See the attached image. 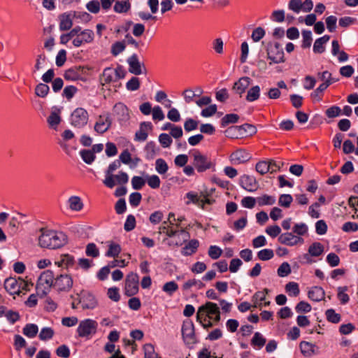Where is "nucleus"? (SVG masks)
<instances>
[{
  "mask_svg": "<svg viewBox=\"0 0 358 358\" xmlns=\"http://www.w3.org/2000/svg\"><path fill=\"white\" fill-rule=\"evenodd\" d=\"M38 245L43 248L57 249L64 246L67 242L65 234L48 228L39 229Z\"/></svg>",
  "mask_w": 358,
  "mask_h": 358,
  "instance_id": "f257e3e1",
  "label": "nucleus"
},
{
  "mask_svg": "<svg viewBox=\"0 0 358 358\" xmlns=\"http://www.w3.org/2000/svg\"><path fill=\"white\" fill-rule=\"evenodd\" d=\"M206 318L212 320L215 323L220 321V310L217 304L208 301L198 308L196 321L205 320Z\"/></svg>",
  "mask_w": 358,
  "mask_h": 358,
  "instance_id": "f03ea898",
  "label": "nucleus"
},
{
  "mask_svg": "<svg viewBox=\"0 0 358 358\" xmlns=\"http://www.w3.org/2000/svg\"><path fill=\"white\" fill-rule=\"evenodd\" d=\"M55 279L54 273L51 270H46L40 275L36 287L40 297L47 295L52 287L54 289Z\"/></svg>",
  "mask_w": 358,
  "mask_h": 358,
  "instance_id": "7ed1b4c3",
  "label": "nucleus"
},
{
  "mask_svg": "<svg viewBox=\"0 0 358 358\" xmlns=\"http://www.w3.org/2000/svg\"><path fill=\"white\" fill-rule=\"evenodd\" d=\"M125 75L126 71L121 66L116 68L108 67L103 71L100 80L103 85L117 83L120 79L124 78Z\"/></svg>",
  "mask_w": 358,
  "mask_h": 358,
  "instance_id": "20e7f679",
  "label": "nucleus"
},
{
  "mask_svg": "<svg viewBox=\"0 0 358 358\" xmlns=\"http://www.w3.org/2000/svg\"><path fill=\"white\" fill-rule=\"evenodd\" d=\"M89 120L88 112L83 108H77L70 117L71 124L76 128H83L87 125Z\"/></svg>",
  "mask_w": 358,
  "mask_h": 358,
  "instance_id": "39448f33",
  "label": "nucleus"
},
{
  "mask_svg": "<svg viewBox=\"0 0 358 358\" xmlns=\"http://www.w3.org/2000/svg\"><path fill=\"white\" fill-rule=\"evenodd\" d=\"M98 324L95 320L86 319L81 321L77 328V333L80 337L88 338L96 333Z\"/></svg>",
  "mask_w": 358,
  "mask_h": 358,
  "instance_id": "423d86ee",
  "label": "nucleus"
},
{
  "mask_svg": "<svg viewBox=\"0 0 358 358\" xmlns=\"http://www.w3.org/2000/svg\"><path fill=\"white\" fill-rule=\"evenodd\" d=\"M54 289L59 292H68L73 285L71 275L69 274H60L55 277Z\"/></svg>",
  "mask_w": 358,
  "mask_h": 358,
  "instance_id": "0eeeda50",
  "label": "nucleus"
},
{
  "mask_svg": "<svg viewBox=\"0 0 358 358\" xmlns=\"http://www.w3.org/2000/svg\"><path fill=\"white\" fill-rule=\"evenodd\" d=\"M193 165L198 172H204L214 166V164L207 156L201 154L199 151H195L193 153Z\"/></svg>",
  "mask_w": 358,
  "mask_h": 358,
  "instance_id": "6e6552de",
  "label": "nucleus"
},
{
  "mask_svg": "<svg viewBox=\"0 0 358 358\" xmlns=\"http://www.w3.org/2000/svg\"><path fill=\"white\" fill-rule=\"evenodd\" d=\"M139 277L133 272L129 273L125 279L124 294L131 296L138 292Z\"/></svg>",
  "mask_w": 358,
  "mask_h": 358,
  "instance_id": "1a4fd4ad",
  "label": "nucleus"
},
{
  "mask_svg": "<svg viewBox=\"0 0 358 358\" xmlns=\"http://www.w3.org/2000/svg\"><path fill=\"white\" fill-rule=\"evenodd\" d=\"M186 196L189 199V201H187V204L192 202L201 207L202 209L205 208L206 204L210 205L214 202V200L209 198L208 194H204L203 193L198 194L194 192H188L186 194Z\"/></svg>",
  "mask_w": 358,
  "mask_h": 358,
  "instance_id": "9d476101",
  "label": "nucleus"
},
{
  "mask_svg": "<svg viewBox=\"0 0 358 358\" xmlns=\"http://www.w3.org/2000/svg\"><path fill=\"white\" fill-rule=\"evenodd\" d=\"M94 34L91 29L81 30L80 27V31L78 32L76 37L73 40V45L76 47H80L84 43H90L94 41Z\"/></svg>",
  "mask_w": 358,
  "mask_h": 358,
  "instance_id": "9b49d317",
  "label": "nucleus"
},
{
  "mask_svg": "<svg viewBox=\"0 0 358 358\" xmlns=\"http://www.w3.org/2000/svg\"><path fill=\"white\" fill-rule=\"evenodd\" d=\"M268 59L271 60L270 64L284 62V52L278 43L268 47L267 50Z\"/></svg>",
  "mask_w": 358,
  "mask_h": 358,
  "instance_id": "f8f14e48",
  "label": "nucleus"
},
{
  "mask_svg": "<svg viewBox=\"0 0 358 358\" xmlns=\"http://www.w3.org/2000/svg\"><path fill=\"white\" fill-rule=\"evenodd\" d=\"M182 335L184 341L189 345L196 342L194 334V325L191 320H185L183 322L182 327Z\"/></svg>",
  "mask_w": 358,
  "mask_h": 358,
  "instance_id": "ddd939ff",
  "label": "nucleus"
},
{
  "mask_svg": "<svg viewBox=\"0 0 358 358\" xmlns=\"http://www.w3.org/2000/svg\"><path fill=\"white\" fill-rule=\"evenodd\" d=\"M279 243L287 246H295L302 245L304 243L303 238L296 236L293 232L281 234L278 238Z\"/></svg>",
  "mask_w": 358,
  "mask_h": 358,
  "instance_id": "4468645a",
  "label": "nucleus"
},
{
  "mask_svg": "<svg viewBox=\"0 0 358 358\" xmlns=\"http://www.w3.org/2000/svg\"><path fill=\"white\" fill-rule=\"evenodd\" d=\"M24 280L22 278H7L4 282L6 290L11 295L20 294V286H24Z\"/></svg>",
  "mask_w": 358,
  "mask_h": 358,
  "instance_id": "2eb2a0df",
  "label": "nucleus"
},
{
  "mask_svg": "<svg viewBox=\"0 0 358 358\" xmlns=\"http://www.w3.org/2000/svg\"><path fill=\"white\" fill-rule=\"evenodd\" d=\"M111 124L112 120L108 113L100 115L94 124V129L98 134H103L110 129Z\"/></svg>",
  "mask_w": 358,
  "mask_h": 358,
  "instance_id": "dca6fc26",
  "label": "nucleus"
},
{
  "mask_svg": "<svg viewBox=\"0 0 358 358\" xmlns=\"http://www.w3.org/2000/svg\"><path fill=\"white\" fill-rule=\"evenodd\" d=\"M251 159V155L244 149H237L229 156V161L234 165L246 163Z\"/></svg>",
  "mask_w": 358,
  "mask_h": 358,
  "instance_id": "f3484780",
  "label": "nucleus"
},
{
  "mask_svg": "<svg viewBox=\"0 0 358 358\" xmlns=\"http://www.w3.org/2000/svg\"><path fill=\"white\" fill-rule=\"evenodd\" d=\"M113 114L117 117L121 124L127 122L129 118V112L128 108L122 103H117L113 106Z\"/></svg>",
  "mask_w": 358,
  "mask_h": 358,
  "instance_id": "a211bd4d",
  "label": "nucleus"
},
{
  "mask_svg": "<svg viewBox=\"0 0 358 358\" xmlns=\"http://www.w3.org/2000/svg\"><path fill=\"white\" fill-rule=\"evenodd\" d=\"M240 185L248 192H255L259 187L255 178L249 175H243L239 178Z\"/></svg>",
  "mask_w": 358,
  "mask_h": 358,
  "instance_id": "6ab92c4d",
  "label": "nucleus"
},
{
  "mask_svg": "<svg viewBox=\"0 0 358 358\" xmlns=\"http://www.w3.org/2000/svg\"><path fill=\"white\" fill-rule=\"evenodd\" d=\"M121 164L119 161H115L111 163L107 170L106 171L105 179L103 183L108 188H113L115 187V180H113V172L119 169Z\"/></svg>",
  "mask_w": 358,
  "mask_h": 358,
  "instance_id": "aec40b11",
  "label": "nucleus"
},
{
  "mask_svg": "<svg viewBox=\"0 0 358 358\" xmlns=\"http://www.w3.org/2000/svg\"><path fill=\"white\" fill-rule=\"evenodd\" d=\"M129 64V71L134 75H141L143 73V69H145L144 64L141 63L136 55H133L127 59Z\"/></svg>",
  "mask_w": 358,
  "mask_h": 358,
  "instance_id": "412c9836",
  "label": "nucleus"
},
{
  "mask_svg": "<svg viewBox=\"0 0 358 358\" xmlns=\"http://www.w3.org/2000/svg\"><path fill=\"white\" fill-rule=\"evenodd\" d=\"M79 302L83 309H93L97 306V300L90 293H83Z\"/></svg>",
  "mask_w": 358,
  "mask_h": 358,
  "instance_id": "4be33fe9",
  "label": "nucleus"
},
{
  "mask_svg": "<svg viewBox=\"0 0 358 358\" xmlns=\"http://www.w3.org/2000/svg\"><path fill=\"white\" fill-rule=\"evenodd\" d=\"M75 258L69 254H62L55 262L56 266L66 269L72 268L75 265Z\"/></svg>",
  "mask_w": 358,
  "mask_h": 358,
  "instance_id": "5701e85b",
  "label": "nucleus"
},
{
  "mask_svg": "<svg viewBox=\"0 0 358 358\" xmlns=\"http://www.w3.org/2000/svg\"><path fill=\"white\" fill-rule=\"evenodd\" d=\"M152 129V124L150 122L141 123L139 130L135 134V140L137 141H145L148 136V131Z\"/></svg>",
  "mask_w": 358,
  "mask_h": 358,
  "instance_id": "b1692460",
  "label": "nucleus"
},
{
  "mask_svg": "<svg viewBox=\"0 0 358 358\" xmlns=\"http://www.w3.org/2000/svg\"><path fill=\"white\" fill-rule=\"evenodd\" d=\"M229 131H238L239 136H252L257 132L255 126L250 124H244L241 126H234Z\"/></svg>",
  "mask_w": 358,
  "mask_h": 358,
  "instance_id": "393cba45",
  "label": "nucleus"
},
{
  "mask_svg": "<svg viewBox=\"0 0 358 358\" xmlns=\"http://www.w3.org/2000/svg\"><path fill=\"white\" fill-rule=\"evenodd\" d=\"M85 68L83 66H74L66 71L64 78L69 80H78L82 79L84 75Z\"/></svg>",
  "mask_w": 358,
  "mask_h": 358,
  "instance_id": "a878e982",
  "label": "nucleus"
},
{
  "mask_svg": "<svg viewBox=\"0 0 358 358\" xmlns=\"http://www.w3.org/2000/svg\"><path fill=\"white\" fill-rule=\"evenodd\" d=\"M61 121V110L57 108H53L49 117L47 119L49 127L54 129H57Z\"/></svg>",
  "mask_w": 358,
  "mask_h": 358,
  "instance_id": "bb28decb",
  "label": "nucleus"
},
{
  "mask_svg": "<svg viewBox=\"0 0 358 358\" xmlns=\"http://www.w3.org/2000/svg\"><path fill=\"white\" fill-rule=\"evenodd\" d=\"M74 15L71 13H63L59 16V29L61 31H67L71 29L73 26V18Z\"/></svg>",
  "mask_w": 358,
  "mask_h": 358,
  "instance_id": "cd10ccee",
  "label": "nucleus"
},
{
  "mask_svg": "<svg viewBox=\"0 0 358 358\" xmlns=\"http://www.w3.org/2000/svg\"><path fill=\"white\" fill-rule=\"evenodd\" d=\"M300 350L302 355L306 357H310L316 354L317 347L309 342L302 341L299 345Z\"/></svg>",
  "mask_w": 358,
  "mask_h": 358,
  "instance_id": "c85d7f7f",
  "label": "nucleus"
},
{
  "mask_svg": "<svg viewBox=\"0 0 358 358\" xmlns=\"http://www.w3.org/2000/svg\"><path fill=\"white\" fill-rule=\"evenodd\" d=\"M250 82L251 79L249 77H242L234 83L233 89L237 94L242 95L250 86Z\"/></svg>",
  "mask_w": 358,
  "mask_h": 358,
  "instance_id": "c756f323",
  "label": "nucleus"
},
{
  "mask_svg": "<svg viewBox=\"0 0 358 358\" xmlns=\"http://www.w3.org/2000/svg\"><path fill=\"white\" fill-rule=\"evenodd\" d=\"M199 247V241L196 239L190 240L181 250L184 256H190L194 254Z\"/></svg>",
  "mask_w": 358,
  "mask_h": 358,
  "instance_id": "7c9ffc66",
  "label": "nucleus"
},
{
  "mask_svg": "<svg viewBox=\"0 0 358 358\" xmlns=\"http://www.w3.org/2000/svg\"><path fill=\"white\" fill-rule=\"evenodd\" d=\"M189 238V234L185 229L179 230L177 236L171 239L169 244L170 245L180 246L182 245Z\"/></svg>",
  "mask_w": 358,
  "mask_h": 358,
  "instance_id": "2f4dec72",
  "label": "nucleus"
},
{
  "mask_svg": "<svg viewBox=\"0 0 358 358\" xmlns=\"http://www.w3.org/2000/svg\"><path fill=\"white\" fill-rule=\"evenodd\" d=\"M324 291L320 287H313L308 293V298L314 301H320L324 299Z\"/></svg>",
  "mask_w": 358,
  "mask_h": 358,
  "instance_id": "473e14b6",
  "label": "nucleus"
},
{
  "mask_svg": "<svg viewBox=\"0 0 358 358\" xmlns=\"http://www.w3.org/2000/svg\"><path fill=\"white\" fill-rule=\"evenodd\" d=\"M330 36L324 35L317 38L313 45V51L315 53H322L325 50L324 45L329 41Z\"/></svg>",
  "mask_w": 358,
  "mask_h": 358,
  "instance_id": "72a5a7b5",
  "label": "nucleus"
},
{
  "mask_svg": "<svg viewBox=\"0 0 358 358\" xmlns=\"http://www.w3.org/2000/svg\"><path fill=\"white\" fill-rule=\"evenodd\" d=\"M69 208L73 211H80L83 208L84 204L78 196H71L68 199Z\"/></svg>",
  "mask_w": 358,
  "mask_h": 358,
  "instance_id": "f704fd0d",
  "label": "nucleus"
},
{
  "mask_svg": "<svg viewBox=\"0 0 358 358\" xmlns=\"http://www.w3.org/2000/svg\"><path fill=\"white\" fill-rule=\"evenodd\" d=\"M268 289L265 288L262 292H256L252 296V301H254V307H262V301H265L266 295L268 294Z\"/></svg>",
  "mask_w": 358,
  "mask_h": 358,
  "instance_id": "c9c22d12",
  "label": "nucleus"
},
{
  "mask_svg": "<svg viewBox=\"0 0 358 358\" xmlns=\"http://www.w3.org/2000/svg\"><path fill=\"white\" fill-rule=\"evenodd\" d=\"M308 252L313 257H320L324 252V245L319 242H315L309 246Z\"/></svg>",
  "mask_w": 358,
  "mask_h": 358,
  "instance_id": "e433bc0d",
  "label": "nucleus"
},
{
  "mask_svg": "<svg viewBox=\"0 0 358 358\" xmlns=\"http://www.w3.org/2000/svg\"><path fill=\"white\" fill-rule=\"evenodd\" d=\"M131 8V3L129 0L116 1L114 6V10L116 13H127Z\"/></svg>",
  "mask_w": 358,
  "mask_h": 358,
  "instance_id": "4c0bfd02",
  "label": "nucleus"
},
{
  "mask_svg": "<svg viewBox=\"0 0 358 358\" xmlns=\"http://www.w3.org/2000/svg\"><path fill=\"white\" fill-rule=\"evenodd\" d=\"M121 247L118 243L115 242H109L108 244V250L106 253L107 257L115 258L118 257L119 254L121 252Z\"/></svg>",
  "mask_w": 358,
  "mask_h": 358,
  "instance_id": "58836bf2",
  "label": "nucleus"
},
{
  "mask_svg": "<svg viewBox=\"0 0 358 358\" xmlns=\"http://www.w3.org/2000/svg\"><path fill=\"white\" fill-rule=\"evenodd\" d=\"M260 96V87L257 85L252 87L248 91L246 100L252 102L257 100Z\"/></svg>",
  "mask_w": 358,
  "mask_h": 358,
  "instance_id": "ea45409f",
  "label": "nucleus"
},
{
  "mask_svg": "<svg viewBox=\"0 0 358 358\" xmlns=\"http://www.w3.org/2000/svg\"><path fill=\"white\" fill-rule=\"evenodd\" d=\"M113 180H115V186L123 185L128 182L129 176L125 172L120 171L118 173V174H113Z\"/></svg>",
  "mask_w": 358,
  "mask_h": 358,
  "instance_id": "a19ab883",
  "label": "nucleus"
},
{
  "mask_svg": "<svg viewBox=\"0 0 358 358\" xmlns=\"http://www.w3.org/2000/svg\"><path fill=\"white\" fill-rule=\"evenodd\" d=\"M38 330L37 325L28 324L23 328V334L29 338H34L37 334Z\"/></svg>",
  "mask_w": 358,
  "mask_h": 358,
  "instance_id": "79ce46f5",
  "label": "nucleus"
},
{
  "mask_svg": "<svg viewBox=\"0 0 358 358\" xmlns=\"http://www.w3.org/2000/svg\"><path fill=\"white\" fill-rule=\"evenodd\" d=\"M285 290L289 296H297L300 290L299 285L294 282H289L285 286Z\"/></svg>",
  "mask_w": 358,
  "mask_h": 358,
  "instance_id": "37998d69",
  "label": "nucleus"
},
{
  "mask_svg": "<svg viewBox=\"0 0 358 358\" xmlns=\"http://www.w3.org/2000/svg\"><path fill=\"white\" fill-rule=\"evenodd\" d=\"M274 257V252L271 249H263L257 252V257L262 261H268Z\"/></svg>",
  "mask_w": 358,
  "mask_h": 358,
  "instance_id": "c03bdc74",
  "label": "nucleus"
},
{
  "mask_svg": "<svg viewBox=\"0 0 358 358\" xmlns=\"http://www.w3.org/2000/svg\"><path fill=\"white\" fill-rule=\"evenodd\" d=\"M50 90L49 86L45 83H39L35 88V94L40 97H45Z\"/></svg>",
  "mask_w": 358,
  "mask_h": 358,
  "instance_id": "a18cd8bd",
  "label": "nucleus"
},
{
  "mask_svg": "<svg viewBox=\"0 0 358 358\" xmlns=\"http://www.w3.org/2000/svg\"><path fill=\"white\" fill-rule=\"evenodd\" d=\"M259 206L273 205L275 202L274 196H269L267 194L262 195L257 199Z\"/></svg>",
  "mask_w": 358,
  "mask_h": 358,
  "instance_id": "49530a36",
  "label": "nucleus"
},
{
  "mask_svg": "<svg viewBox=\"0 0 358 358\" xmlns=\"http://www.w3.org/2000/svg\"><path fill=\"white\" fill-rule=\"evenodd\" d=\"M317 76L320 80L324 83H328L329 85H331L338 80V79L332 78L331 73L327 71L322 73H318Z\"/></svg>",
  "mask_w": 358,
  "mask_h": 358,
  "instance_id": "de8ad7c7",
  "label": "nucleus"
},
{
  "mask_svg": "<svg viewBox=\"0 0 358 358\" xmlns=\"http://www.w3.org/2000/svg\"><path fill=\"white\" fill-rule=\"evenodd\" d=\"M155 169L161 175L167 172L169 166L167 163L163 159H157L155 162Z\"/></svg>",
  "mask_w": 358,
  "mask_h": 358,
  "instance_id": "09e8293b",
  "label": "nucleus"
},
{
  "mask_svg": "<svg viewBox=\"0 0 358 358\" xmlns=\"http://www.w3.org/2000/svg\"><path fill=\"white\" fill-rule=\"evenodd\" d=\"M20 225V221L16 217H13L8 222V230L10 234L13 235L17 233V231Z\"/></svg>",
  "mask_w": 358,
  "mask_h": 358,
  "instance_id": "8fccbe9b",
  "label": "nucleus"
},
{
  "mask_svg": "<svg viewBox=\"0 0 358 358\" xmlns=\"http://www.w3.org/2000/svg\"><path fill=\"white\" fill-rule=\"evenodd\" d=\"M293 233L296 234V236L301 237L308 233V227L304 223L296 224L293 228Z\"/></svg>",
  "mask_w": 358,
  "mask_h": 358,
  "instance_id": "3c124183",
  "label": "nucleus"
},
{
  "mask_svg": "<svg viewBox=\"0 0 358 358\" xmlns=\"http://www.w3.org/2000/svg\"><path fill=\"white\" fill-rule=\"evenodd\" d=\"M238 118L239 117L236 114H227L222 118L221 126L224 127L230 123H236L238 122Z\"/></svg>",
  "mask_w": 358,
  "mask_h": 358,
  "instance_id": "603ef678",
  "label": "nucleus"
},
{
  "mask_svg": "<svg viewBox=\"0 0 358 358\" xmlns=\"http://www.w3.org/2000/svg\"><path fill=\"white\" fill-rule=\"evenodd\" d=\"M80 156H81L82 159H83V161L88 164H92L95 159V155L94 154V152H92V150H81Z\"/></svg>",
  "mask_w": 358,
  "mask_h": 358,
  "instance_id": "864d4df0",
  "label": "nucleus"
},
{
  "mask_svg": "<svg viewBox=\"0 0 358 358\" xmlns=\"http://www.w3.org/2000/svg\"><path fill=\"white\" fill-rule=\"evenodd\" d=\"M325 315L329 322L332 323H338L341 321V315L338 313H336L334 309H328Z\"/></svg>",
  "mask_w": 358,
  "mask_h": 358,
  "instance_id": "5fc2aeb1",
  "label": "nucleus"
},
{
  "mask_svg": "<svg viewBox=\"0 0 358 358\" xmlns=\"http://www.w3.org/2000/svg\"><path fill=\"white\" fill-rule=\"evenodd\" d=\"M178 289V285L174 281H170L165 283L162 287V290L169 295H172L173 293Z\"/></svg>",
  "mask_w": 358,
  "mask_h": 358,
  "instance_id": "6e6d98bb",
  "label": "nucleus"
},
{
  "mask_svg": "<svg viewBox=\"0 0 358 358\" xmlns=\"http://www.w3.org/2000/svg\"><path fill=\"white\" fill-rule=\"evenodd\" d=\"M292 272L290 265L287 262H283L278 267L277 273L280 277H285Z\"/></svg>",
  "mask_w": 358,
  "mask_h": 358,
  "instance_id": "4d7b16f0",
  "label": "nucleus"
},
{
  "mask_svg": "<svg viewBox=\"0 0 358 358\" xmlns=\"http://www.w3.org/2000/svg\"><path fill=\"white\" fill-rule=\"evenodd\" d=\"M126 48L124 41H117L113 44L111 47V53L114 56H117L124 50Z\"/></svg>",
  "mask_w": 358,
  "mask_h": 358,
  "instance_id": "13d9d810",
  "label": "nucleus"
},
{
  "mask_svg": "<svg viewBox=\"0 0 358 358\" xmlns=\"http://www.w3.org/2000/svg\"><path fill=\"white\" fill-rule=\"evenodd\" d=\"M265 343L266 339L260 333L256 332L252 339V345L261 348L265 345Z\"/></svg>",
  "mask_w": 358,
  "mask_h": 358,
  "instance_id": "bf43d9fd",
  "label": "nucleus"
},
{
  "mask_svg": "<svg viewBox=\"0 0 358 358\" xmlns=\"http://www.w3.org/2000/svg\"><path fill=\"white\" fill-rule=\"evenodd\" d=\"M347 287H339L338 288V298L341 303L345 304L349 301V296L346 293Z\"/></svg>",
  "mask_w": 358,
  "mask_h": 358,
  "instance_id": "052dcab7",
  "label": "nucleus"
},
{
  "mask_svg": "<svg viewBox=\"0 0 358 358\" xmlns=\"http://www.w3.org/2000/svg\"><path fill=\"white\" fill-rule=\"evenodd\" d=\"M152 116L154 121H162L165 117L162 109L159 106H155L152 108Z\"/></svg>",
  "mask_w": 358,
  "mask_h": 358,
  "instance_id": "680f3d73",
  "label": "nucleus"
},
{
  "mask_svg": "<svg viewBox=\"0 0 358 358\" xmlns=\"http://www.w3.org/2000/svg\"><path fill=\"white\" fill-rule=\"evenodd\" d=\"M208 254L213 259H217L222 254L221 248L216 245H211L208 249Z\"/></svg>",
  "mask_w": 358,
  "mask_h": 358,
  "instance_id": "e2e57ef3",
  "label": "nucleus"
},
{
  "mask_svg": "<svg viewBox=\"0 0 358 358\" xmlns=\"http://www.w3.org/2000/svg\"><path fill=\"white\" fill-rule=\"evenodd\" d=\"M127 89L129 91H135L140 87V80L137 77H132L126 84Z\"/></svg>",
  "mask_w": 358,
  "mask_h": 358,
  "instance_id": "0e129e2a",
  "label": "nucleus"
},
{
  "mask_svg": "<svg viewBox=\"0 0 358 358\" xmlns=\"http://www.w3.org/2000/svg\"><path fill=\"white\" fill-rule=\"evenodd\" d=\"M256 171L261 175H264L269 172V164L268 161L259 162L255 166Z\"/></svg>",
  "mask_w": 358,
  "mask_h": 358,
  "instance_id": "69168bd1",
  "label": "nucleus"
},
{
  "mask_svg": "<svg viewBox=\"0 0 358 358\" xmlns=\"http://www.w3.org/2000/svg\"><path fill=\"white\" fill-rule=\"evenodd\" d=\"M302 36H303V42H302V47L309 48L311 45L312 43V34L310 31L304 30L302 31Z\"/></svg>",
  "mask_w": 358,
  "mask_h": 358,
  "instance_id": "338daca9",
  "label": "nucleus"
},
{
  "mask_svg": "<svg viewBox=\"0 0 358 358\" xmlns=\"http://www.w3.org/2000/svg\"><path fill=\"white\" fill-rule=\"evenodd\" d=\"M293 199L290 194H282L279 197L278 203L284 208H289Z\"/></svg>",
  "mask_w": 358,
  "mask_h": 358,
  "instance_id": "774afa93",
  "label": "nucleus"
}]
</instances>
